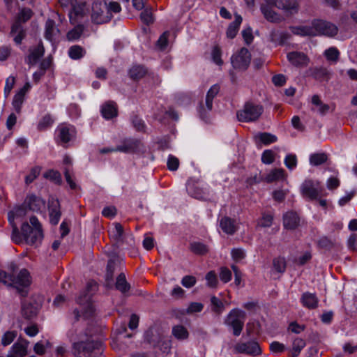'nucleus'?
<instances>
[{"label": "nucleus", "mask_w": 357, "mask_h": 357, "mask_svg": "<svg viewBox=\"0 0 357 357\" xmlns=\"http://www.w3.org/2000/svg\"><path fill=\"white\" fill-rule=\"evenodd\" d=\"M261 6V10L264 17L273 23L281 22L284 18L272 8L273 6L282 10L287 15H293L298 10L297 0H264Z\"/></svg>", "instance_id": "1"}, {"label": "nucleus", "mask_w": 357, "mask_h": 357, "mask_svg": "<svg viewBox=\"0 0 357 357\" xmlns=\"http://www.w3.org/2000/svg\"><path fill=\"white\" fill-rule=\"evenodd\" d=\"M292 33L300 36H314L318 34L327 36H334L337 33V27L329 22L314 20L312 22V26H303L291 29Z\"/></svg>", "instance_id": "2"}, {"label": "nucleus", "mask_w": 357, "mask_h": 357, "mask_svg": "<svg viewBox=\"0 0 357 357\" xmlns=\"http://www.w3.org/2000/svg\"><path fill=\"white\" fill-rule=\"evenodd\" d=\"M31 225L27 222L22 224L21 227L22 237L28 244L33 245L40 242L43 238V229L38 218L35 216L30 218Z\"/></svg>", "instance_id": "3"}, {"label": "nucleus", "mask_w": 357, "mask_h": 357, "mask_svg": "<svg viewBox=\"0 0 357 357\" xmlns=\"http://www.w3.org/2000/svg\"><path fill=\"white\" fill-rule=\"evenodd\" d=\"M73 349L77 357H99L103 351L102 342L100 341L75 342Z\"/></svg>", "instance_id": "4"}, {"label": "nucleus", "mask_w": 357, "mask_h": 357, "mask_svg": "<svg viewBox=\"0 0 357 357\" xmlns=\"http://www.w3.org/2000/svg\"><path fill=\"white\" fill-rule=\"evenodd\" d=\"M96 289L97 283L93 280L89 281L86 290L77 298V303L83 306V315L86 318L91 317L94 312V307L91 303V296Z\"/></svg>", "instance_id": "5"}, {"label": "nucleus", "mask_w": 357, "mask_h": 357, "mask_svg": "<svg viewBox=\"0 0 357 357\" xmlns=\"http://www.w3.org/2000/svg\"><path fill=\"white\" fill-rule=\"evenodd\" d=\"M264 112L262 105L252 102H247L243 108L236 113L237 119L241 122H252L259 119Z\"/></svg>", "instance_id": "6"}, {"label": "nucleus", "mask_w": 357, "mask_h": 357, "mask_svg": "<svg viewBox=\"0 0 357 357\" xmlns=\"http://www.w3.org/2000/svg\"><path fill=\"white\" fill-rule=\"evenodd\" d=\"M245 318L246 314L244 311L234 309L227 315L225 324L232 328L235 336H238L243 328Z\"/></svg>", "instance_id": "7"}, {"label": "nucleus", "mask_w": 357, "mask_h": 357, "mask_svg": "<svg viewBox=\"0 0 357 357\" xmlns=\"http://www.w3.org/2000/svg\"><path fill=\"white\" fill-rule=\"evenodd\" d=\"M107 3L95 2L92 6L91 20L93 23L101 24L107 23L112 18V14L106 12Z\"/></svg>", "instance_id": "8"}, {"label": "nucleus", "mask_w": 357, "mask_h": 357, "mask_svg": "<svg viewBox=\"0 0 357 357\" xmlns=\"http://www.w3.org/2000/svg\"><path fill=\"white\" fill-rule=\"evenodd\" d=\"M250 61L251 54L245 47H242L231 58L232 66L239 70H246L250 63Z\"/></svg>", "instance_id": "9"}, {"label": "nucleus", "mask_w": 357, "mask_h": 357, "mask_svg": "<svg viewBox=\"0 0 357 357\" xmlns=\"http://www.w3.org/2000/svg\"><path fill=\"white\" fill-rule=\"evenodd\" d=\"M219 91L220 86L218 84L213 85L207 92L205 105L201 103L199 112L200 117L203 120L207 121L208 114L213 108V98L217 96Z\"/></svg>", "instance_id": "10"}, {"label": "nucleus", "mask_w": 357, "mask_h": 357, "mask_svg": "<svg viewBox=\"0 0 357 357\" xmlns=\"http://www.w3.org/2000/svg\"><path fill=\"white\" fill-rule=\"evenodd\" d=\"M142 146L141 142L136 139H126L122 142L121 145L116 147V151L126 153L139 151Z\"/></svg>", "instance_id": "11"}, {"label": "nucleus", "mask_w": 357, "mask_h": 357, "mask_svg": "<svg viewBox=\"0 0 357 357\" xmlns=\"http://www.w3.org/2000/svg\"><path fill=\"white\" fill-rule=\"evenodd\" d=\"M301 191L303 197L310 199H315L320 194L319 188L312 180H305L301 186Z\"/></svg>", "instance_id": "12"}, {"label": "nucleus", "mask_w": 357, "mask_h": 357, "mask_svg": "<svg viewBox=\"0 0 357 357\" xmlns=\"http://www.w3.org/2000/svg\"><path fill=\"white\" fill-rule=\"evenodd\" d=\"M234 349L238 353H243L253 356L261 354V349L256 342L238 343L235 346Z\"/></svg>", "instance_id": "13"}, {"label": "nucleus", "mask_w": 357, "mask_h": 357, "mask_svg": "<svg viewBox=\"0 0 357 357\" xmlns=\"http://www.w3.org/2000/svg\"><path fill=\"white\" fill-rule=\"evenodd\" d=\"M287 59L296 67L307 66L310 61V59L307 56L300 52H291L288 53Z\"/></svg>", "instance_id": "14"}, {"label": "nucleus", "mask_w": 357, "mask_h": 357, "mask_svg": "<svg viewBox=\"0 0 357 357\" xmlns=\"http://www.w3.org/2000/svg\"><path fill=\"white\" fill-rule=\"evenodd\" d=\"M24 204L33 211L38 212L45 208V202L39 197L31 195L26 197Z\"/></svg>", "instance_id": "15"}, {"label": "nucleus", "mask_w": 357, "mask_h": 357, "mask_svg": "<svg viewBox=\"0 0 357 357\" xmlns=\"http://www.w3.org/2000/svg\"><path fill=\"white\" fill-rule=\"evenodd\" d=\"M57 130L59 138L62 144H67L75 137V131L73 128H69L65 125H60Z\"/></svg>", "instance_id": "16"}, {"label": "nucleus", "mask_w": 357, "mask_h": 357, "mask_svg": "<svg viewBox=\"0 0 357 357\" xmlns=\"http://www.w3.org/2000/svg\"><path fill=\"white\" fill-rule=\"evenodd\" d=\"M30 284L29 273L26 269H22L17 275H13L11 285L16 288L20 287H27Z\"/></svg>", "instance_id": "17"}, {"label": "nucleus", "mask_w": 357, "mask_h": 357, "mask_svg": "<svg viewBox=\"0 0 357 357\" xmlns=\"http://www.w3.org/2000/svg\"><path fill=\"white\" fill-rule=\"evenodd\" d=\"M10 35L14 37V41L16 44H21L22 40L26 36V33L22 27L20 20H16L13 23L11 27Z\"/></svg>", "instance_id": "18"}, {"label": "nucleus", "mask_w": 357, "mask_h": 357, "mask_svg": "<svg viewBox=\"0 0 357 357\" xmlns=\"http://www.w3.org/2000/svg\"><path fill=\"white\" fill-rule=\"evenodd\" d=\"M303 305L310 310L316 309L318 307L319 299L315 294L305 292L301 298Z\"/></svg>", "instance_id": "19"}, {"label": "nucleus", "mask_w": 357, "mask_h": 357, "mask_svg": "<svg viewBox=\"0 0 357 357\" xmlns=\"http://www.w3.org/2000/svg\"><path fill=\"white\" fill-rule=\"evenodd\" d=\"M299 222L300 219L295 212L289 211L284 215L283 224L284 227L287 229H296L298 226Z\"/></svg>", "instance_id": "20"}, {"label": "nucleus", "mask_w": 357, "mask_h": 357, "mask_svg": "<svg viewBox=\"0 0 357 357\" xmlns=\"http://www.w3.org/2000/svg\"><path fill=\"white\" fill-rule=\"evenodd\" d=\"M44 47L42 44H39L36 47L30 50V53L26 59V62L29 66L35 65L38 59L44 54Z\"/></svg>", "instance_id": "21"}, {"label": "nucleus", "mask_w": 357, "mask_h": 357, "mask_svg": "<svg viewBox=\"0 0 357 357\" xmlns=\"http://www.w3.org/2000/svg\"><path fill=\"white\" fill-rule=\"evenodd\" d=\"M220 226L225 233L229 235L234 234L237 229L235 221L227 216H225L220 220Z\"/></svg>", "instance_id": "22"}, {"label": "nucleus", "mask_w": 357, "mask_h": 357, "mask_svg": "<svg viewBox=\"0 0 357 357\" xmlns=\"http://www.w3.org/2000/svg\"><path fill=\"white\" fill-rule=\"evenodd\" d=\"M101 113L106 119H111L118 114L116 105L114 102L109 101L102 106Z\"/></svg>", "instance_id": "23"}, {"label": "nucleus", "mask_w": 357, "mask_h": 357, "mask_svg": "<svg viewBox=\"0 0 357 357\" xmlns=\"http://www.w3.org/2000/svg\"><path fill=\"white\" fill-rule=\"evenodd\" d=\"M16 217V215L15 214V213L13 212V211H10L8 213V221L10 223L12 227H13V232H12V235H11V239L12 241L17 243V244H20L23 242V238L18 230V228L16 226V225L14 223V219Z\"/></svg>", "instance_id": "24"}, {"label": "nucleus", "mask_w": 357, "mask_h": 357, "mask_svg": "<svg viewBox=\"0 0 357 357\" xmlns=\"http://www.w3.org/2000/svg\"><path fill=\"white\" fill-rule=\"evenodd\" d=\"M49 211L50 222L54 225H57L61 217L59 204L57 200L52 202V203L49 206Z\"/></svg>", "instance_id": "25"}, {"label": "nucleus", "mask_w": 357, "mask_h": 357, "mask_svg": "<svg viewBox=\"0 0 357 357\" xmlns=\"http://www.w3.org/2000/svg\"><path fill=\"white\" fill-rule=\"evenodd\" d=\"M29 342L25 340L15 343L12 347L13 354L10 356H15L17 357H24L26 355V348Z\"/></svg>", "instance_id": "26"}, {"label": "nucleus", "mask_w": 357, "mask_h": 357, "mask_svg": "<svg viewBox=\"0 0 357 357\" xmlns=\"http://www.w3.org/2000/svg\"><path fill=\"white\" fill-rule=\"evenodd\" d=\"M312 103L315 106V107H313L312 109L319 112L321 115L326 114L330 109V106L323 103L318 95H314L312 96Z\"/></svg>", "instance_id": "27"}, {"label": "nucleus", "mask_w": 357, "mask_h": 357, "mask_svg": "<svg viewBox=\"0 0 357 357\" xmlns=\"http://www.w3.org/2000/svg\"><path fill=\"white\" fill-rule=\"evenodd\" d=\"M242 22V17L238 15H235V20L228 26L227 29V36L231 39H233L236 36L239 26Z\"/></svg>", "instance_id": "28"}, {"label": "nucleus", "mask_w": 357, "mask_h": 357, "mask_svg": "<svg viewBox=\"0 0 357 357\" xmlns=\"http://www.w3.org/2000/svg\"><path fill=\"white\" fill-rule=\"evenodd\" d=\"M22 314L26 319H31L37 314V307L33 305L31 303L24 301L22 303Z\"/></svg>", "instance_id": "29"}, {"label": "nucleus", "mask_w": 357, "mask_h": 357, "mask_svg": "<svg viewBox=\"0 0 357 357\" xmlns=\"http://www.w3.org/2000/svg\"><path fill=\"white\" fill-rule=\"evenodd\" d=\"M305 341L299 337H296L293 340L292 348L290 350V355L291 357H297L301 350L305 347Z\"/></svg>", "instance_id": "30"}, {"label": "nucleus", "mask_w": 357, "mask_h": 357, "mask_svg": "<svg viewBox=\"0 0 357 357\" xmlns=\"http://www.w3.org/2000/svg\"><path fill=\"white\" fill-rule=\"evenodd\" d=\"M116 289L123 294H126L130 289V285L126 281V275L124 273H121L116 278Z\"/></svg>", "instance_id": "31"}, {"label": "nucleus", "mask_w": 357, "mask_h": 357, "mask_svg": "<svg viewBox=\"0 0 357 357\" xmlns=\"http://www.w3.org/2000/svg\"><path fill=\"white\" fill-rule=\"evenodd\" d=\"M59 32V29L55 26L54 21L53 20L48 19L45 23V38L50 40H52L54 36Z\"/></svg>", "instance_id": "32"}, {"label": "nucleus", "mask_w": 357, "mask_h": 357, "mask_svg": "<svg viewBox=\"0 0 357 357\" xmlns=\"http://www.w3.org/2000/svg\"><path fill=\"white\" fill-rule=\"evenodd\" d=\"M172 335L179 340H186L189 333L185 327L182 325H176L172 328Z\"/></svg>", "instance_id": "33"}, {"label": "nucleus", "mask_w": 357, "mask_h": 357, "mask_svg": "<svg viewBox=\"0 0 357 357\" xmlns=\"http://www.w3.org/2000/svg\"><path fill=\"white\" fill-rule=\"evenodd\" d=\"M310 76L318 80L328 79V71L324 68H311L307 71Z\"/></svg>", "instance_id": "34"}, {"label": "nucleus", "mask_w": 357, "mask_h": 357, "mask_svg": "<svg viewBox=\"0 0 357 357\" xmlns=\"http://www.w3.org/2000/svg\"><path fill=\"white\" fill-rule=\"evenodd\" d=\"M189 248L193 253L199 255H204L208 252V246L201 242L190 243Z\"/></svg>", "instance_id": "35"}, {"label": "nucleus", "mask_w": 357, "mask_h": 357, "mask_svg": "<svg viewBox=\"0 0 357 357\" xmlns=\"http://www.w3.org/2000/svg\"><path fill=\"white\" fill-rule=\"evenodd\" d=\"M85 54V50L79 45H73L68 50L69 56L74 60L80 59Z\"/></svg>", "instance_id": "36"}, {"label": "nucleus", "mask_w": 357, "mask_h": 357, "mask_svg": "<svg viewBox=\"0 0 357 357\" xmlns=\"http://www.w3.org/2000/svg\"><path fill=\"white\" fill-rule=\"evenodd\" d=\"M284 177V170L283 169H275L272 170L265 178L268 183H272Z\"/></svg>", "instance_id": "37"}, {"label": "nucleus", "mask_w": 357, "mask_h": 357, "mask_svg": "<svg viewBox=\"0 0 357 357\" xmlns=\"http://www.w3.org/2000/svg\"><path fill=\"white\" fill-rule=\"evenodd\" d=\"M146 70L142 66H134L129 71L130 77L133 79H141L146 75Z\"/></svg>", "instance_id": "38"}, {"label": "nucleus", "mask_w": 357, "mask_h": 357, "mask_svg": "<svg viewBox=\"0 0 357 357\" xmlns=\"http://www.w3.org/2000/svg\"><path fill=\"white\" fill-rule=\"evenodd\" d=\"M25 96L23 91H18L14 96L12 105L17 114L21 112L22 105L24 101Z\"/></svg>", "instance_id": "39"}, {"label": "nucleus", "mask_w": 357, "mask_h": 357, "mask_svg": "<svg viewBox=\"0 0 357 357\" xmlns=\"http://www.w3.org/2000/svg\"><path fill=\"white\" fill-rule=\"evenodd\" d=\"M255 137V139L259 140L265 145H268L277 141V137L268 132L258 133Z\"/></svg>", "instance_id": "40"}, {"label": "nucleus", "mask_w": 357, "mask_h": 357, "mask_svg": "<svg viewBox=\"0 0 357 357\" xmlns=\"http://www.w3.org/2000/svg\"><path fill=\"white\" fill-rule=\"evenodd\" d=\"M54 123L52 116L47 114L45 115L38 122L37 128L39 131H43L50 127Z\"/></svg>", "instance_id": "41"}, {"label": "nucleus", "mask_w": 357, "mask_h": 357, "mask_svg": "<svg viewBox=\"0 0 357 357\" xmlns=\"http://www.w3.org/2000/svg\"><path fill=\"white\" fill-rule=\"evenodd\" d=\"M328 159V156L325 153H319L312 154L310 157V162L311 165L317 166L324 163Z\"/></svg>", "instance_id": "42"}, {"label": "nucleus", "mask_w": 357, "mask_h": 357, "mask_svg": "<svg viewBox=\"0 0 357 357\" xmlns=\"http://www.w3.org/2000/svg\"><path fill=\"white\" fill-rule=\"evenodd\" d=\"M84 29L83 25L79 24L76 26L73 29L68 32L66 36L68 40H75L79 39L84 31Z\"/></svg>", "instance_id": "43"}, {"label": "nucleus", "mask_w": 357, "mask_h": 357, "mask_svg": "<svg viewBox=\"0 0 357 357\" xmlns=\"http://www.w3.org/2000/svg\"><path fill=\"white\" fill-rule=\"evenodd\" d=\"M211 304L212 310L218 314H221L225 309L223 303L215 296L211 298Z\"/></svg>", "instance_id": "44"}, {"label": "nucleus", "mask_w": 357, "mask_h": 357, "mask_svg": "<svg viewBox=\"0 0 357 357\" xmlns=\"http://www.w3.org/2000/svg\"><path fill=\"white\" fill-rule=\"evenodd\" d=\"M44 177L51 180L56 184H61L62 182L61 174L54 170H50L44 174Z\"/></svg>", "instance_id": "45"}, {"label": "nucleus", "mask_w": 357, "mask_h": 357, "mask_svg": "<svg viewBox=\"0 0 357 357\" xmlns=\"http://www.w3.org/2000/svg\"><path fill=\"white\" fill-rule=\"evenodd\" d=\"M273 216L271 214H263L261 218L258 220L257 227H270L272 225Z\"/></svg>", "instance_id": "46"}, {"label": "nucleus", "mask_w": 357, "mask_h": 357, "mask_svg": "<svg viewBox=\"0 0 357 357\" xmlns=\"http://www.w3.org/2000/svg\"><path fill=\"white\" fill-rule=\"evenodd\" d=\"M221 55L222 51L220 47L218 45L214 46L211 52V56L213 62L219 66H221L223 63Z\"/></svg>", "instance_id": "47"}, {"label": "nucleus", "mask_w": 357, "mask_h": 357, "mask_svg": "<svg viewBox=\"0 0 357 357\" xmlns=\"http://www.w3.org/2000/svg\"><path fill=\"white\" fill-rule=\"evenodd\" d=\"M17 333L15 331L6 332L1 338V344L3 346L9 345L17 337Z\"/></svg>", "instance_id": "48"}, {"label": "nucleus", "mask_w": 357, "mask_h": 357, "mask_svg": "<svg viewBox=\"0 0 357 357\" xmlns=\"http://www.w3.org/2000/svg\"><path fill=\"white\" fill-rule=\"evenodd\" d=\"M123 234V226L120 223H115L114 227L111 231V236L116 241H119L121 239Z\"/></svg>", "instance_id": "49"}, {"label": "nucleus", "mask_w": 357, "mask_h": 357, "mask_svg": "<svg viewBox=\"0 0 357 357\" xmlns=\"http://www.w3.org/2000/svg\"><path fill=\"white\" fill-rule=\"evenodd\" d=\"M40 167L38 166L34 167L31 169L29 175L25 177V183L29 185L32 183L40 174Z\"/></svg>", "instance_id": "50"}, {"label": "nucleus", "mask_w": 357, "mask_h": 357, "mask_svg": "<svg viewBox=\"0 0 357 357\" xmlns=\"http://www.w3.org/2000/svg\"><path fill=\"white\" fill-rule=\"evenodd\" d=\"M273 268L278 273H283L286 268V262L284 258L278 257L273 259Z\"/></svg>", "instance_id": "51"}, {"label": "nucleus", "mask_w": 357, "mask_h": 357, "mask_svg": "<svg viewBox=\"0 0 357 357\" xmlns=\"http://www.w3.org/2000/svg\"><path fill=\"white\" fill-rule=\"evenodd\" d=\"M140 18L142 21L149 25L153 22V17L152 11L150 9H145L140 14Z\"/></svg>", "instance_id": "52"}, {"label": "nucleus", "mask_w": 357, "mask_h": 357, "mask_svg": "<svg viewBox=\"0 0 357 357\" xmlns=\"http://www.w3.org/2000/svg\"><path fill=\"white\" fill-rule=\"evenodd\" d=\"M275 160V153L272 150H266L261 155V161L264 164H271Z\"/></svg>", "instance_id": "53"}, {"label": "nucleus", "mask_w": 357, "mask_h": 357, "mask_svg": "<svg viewBox=\"0 0 357 357\" xmlns=\"http://www.w3.org/2000/svg\"><path fill=\"white\" fill-rule=\"evenodd\" d=\"M15 83V77L10 76L9 77H8L6 79V84H5V87H4V91H3L4 96L6 98H8V96L10 95L11 90L14 87Z\"/></svg>", "instance_id": "54"}, {"label": "nucleus", "mask_w": 357, "mask_h": 357, "mask_svg": "<svg viewBox=\"0 0 357 357\" xmlns=\"http://www.w3.org/2000/svg\"><path fill=\"white\" fill-rule=\"evenodd\" d=\"M324 54L328 60L337 61L339 58V51L335 47H331L326 50Z\"/></svg>", "instance_id": "55"}, {"label": "nucleus", "mask_w": 357, "mask_h": 357, "mask_svg": "<svg viewBox=\"0 0 357 357\" xmlns=\"http://www.w3.org/2000/svg\"><path fill=\"white\" fill-rule=\"evenodd\" d=\"M318 245L321 248L330 250L334 246V241L326 236H323L318 241Z\"/></svg>", "instance_id": "56"}, {"label": "nucleus", "mask_w": 357, "mask_h": 357, "mask_svg": "<svg viewBox=\"0 0 357 357\" xmlns=\"http://www.w3.org/2000/svg\"><path fill=\"white\" fill-rule=\"evenodd\" d=\"M206 280L207 281V285L208 287L212 288H215L217 287L218 281L214 271H209L206 275Z\"/></svg>", "instance_id": "57"}, {"label": "nucleus", "mask_w": 357, "mask_h": 357, "mask_svg": "<svg viewBox=\"0 0 357 357\" xmlns=\"http://www.w3.org/2000/svg\"><path fill=\"white\" fill-rule=\"evenodd\" d=\"M33 15V12L29 8H23L21 12L19 13L17 20H20V22H26L28 21Z\"/></svg>", "instance_id": "58"}, {"label": "nucleus", "mask_w": 357, "mask_h": 357, "mask_svg": "<svg viewBox=\"0 0 357 357\" xmlns=\"http://www.w3.org/2000/svg\"><path fill=\"white\" fill-rule=\"evenodd\" d=\"M284 164L289 169H293L296 167L297 158L296 155L288 154L284 159Z\"/></svg>", "instance_id": "59"}, {"label": "nucleus", "mask_w": 357, "mask_h": 357, "mask_svg": "<svg viewBox=\"0 0 357 357\" xmlns=\"http://www.w3.org/2000/svg\"><path fill=\"white\" fill-rule=\"evenodd\" d=\"M220 278L225 283L230 281L231 279V271L227 267H221L220 272Z\"/></svg>", "instance_id": "60"}, {"label": "nucleus", "mask_w": 357, "mask_h": 357, "mask_svg": "<svg viewBox=\"0 0 357 357\" xmlns=\"http://www.w3.org/2000/svg\"><path fill=\"white\" fill-rule=\"evenodd\" d=\"M196 278L192 275H185L182 278L181 284L186 288H191L196 284Z\"/></svg>", "instance_id": "61"}, {"label": "nucleus", "mask_w": 357, "mask_h": 357, "mask_svg": "<svg viewBox=\"0 0 357 357\" xmlns=\"http://www.w3.org/2000/svg\"><path fill=\"white\" fill-rule=\"evenodd\" d=\"M179 165V160L177 158L173 155H169L167 160V167L171 171H175L178 169Z\"/></svg>", "instance_id": "62"}, {"label": "nucleus", "mask_w": 357, "mask_h": 357, "mask_svg": "<svg viewBox=\"0 0 357 357\" xmlns=\"http://www.w3.org/2000/svg\"><path fill=\"white\" fill-rule=\"evenodd\" d=\"M13 280V275H9L8 272L0 270V282H2L4 284H7L8 285H11L12 281Z\"/></svg>", "instance_id": "63"}, {"label": "nucleus", "mask_w": 357, "mask_h": 357, "mask_svg": "<svg viewBox=\"0 0 357 357\" xmlns=\"http://www.w3.org/2000/svg\"><path fill=\"white\" fill-rule=\"evenodd\" d=\"M106 12H108L112 14V13H118L121 11V8L120 4L116 1H111L108 4H107Z\"/></svg>", "instance_id": "64"}]
</instances>
